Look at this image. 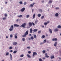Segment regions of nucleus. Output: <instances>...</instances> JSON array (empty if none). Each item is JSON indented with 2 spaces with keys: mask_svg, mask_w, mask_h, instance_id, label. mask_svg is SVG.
I'll return each mask as SVG.
<instances>
[{
  "mask_svg": "<svg viewBox=\"0 0 61 61\" xmlns=\"http://www.w3.org/2000/svg\"><path fill=\"white\" fill-rule=\"evenodd\" d=\"M13 29H14V26H13V25H12L10 26L9 30L10 31H12L13 30Z\"/></svg>",
  "mask_w": 61,
  "mask_h": 61,
  "instance_id": "f257e3e1",
  "label": "nucleus"
},
{
  "mask_svg": "<svg viewBox=\"0 0 61 61\" xmlns=\"http://www.w3.org/2000/svg\"><path fill=\"white\" fill-rule=\"evenodd\" d=\"M26 25V24L25 23H23L20 26V27H22L25 28V26Z\"/></svg>",
  "mask_w": 61,
  "mask_h": 61,
  "instance_id": "f03ea898",
  "label": "nucleus"
},
{
  "mask_svg": "<svg viewBox=\"0 0 61 61\" xmlns=\"http://www.w3.org/2000/svg\"><path fill=\"white\" fill-rule=\"evenodd\" d=\"M35 56H36L37 55V53L35 52H34L33 53V56L34 57L35 56Z\"/></svg>",
  "mask_w": 61,
  "mask_h": 61,
  "instance_id": "7ed1b4c3",
  "label": "nucleus"
},
{
  "mask_svg": "<svg viewBox=\"0 0 61 61\" xmlns=\"http://www.w3.org/2000/svg\"><path fill=\"white\" fill-rule=\"evenodd\" d=\"M25 8L23 7L21 10L20 11L21 12H23L25 10Z\"/></svg>",
  "mask_w": 61,
  "mask_h": 61,
  "instance_id": "20e7f679",
  "label": "nucleus"
},
{
  "mask_svg": "<svg viewBox=\"0 0 61 61\" xmlns=\"http://www.w3.org/2000/svg\"><path fill=\"white\" fill-rule=\"evenodd\" d=\"M35 5V3H33V4H30V7H33V5Z\"/></svg>",
  "mask_w": 61,
  "mask_h": 61,
  "instance_id": "39448f33",
  "label": "nucleus"
},
{
  "mask_svg": "<svg viewBox=\"0 0 61 61\" xmlns=\"http://www.w3.org/2000/svg\"><path fill=\"white\" fill-rule=\"evenodd\" d=\"M28 30H27L26 31V32H25L24 34H25V35L26 36V35H28Z\"/></svg>",
  "mask_w": 61,
  "mask_h": 61,
  "instance_id": "423d86ee",
  "label": "nucleus"
},
{
  "mask_svg": "<svg viewBox=\"0 0 61 61\" xmlns=\"http://www.w3.org/2000/svg\"><path fill=\"white\" fill-rule=\"evenodd\" d=\"M29 26L30 27H31V26H32V24L31 22H29Z\"/></svg>",
  "mask_w": 61,
  "mask_h": 61,
  "instance_id": "0eeeda50",
  "label": "nucleus"
},
{
  "mask_svg": "<svg viewBox=\"0 0 61 61\" xmlns=\"http://www.w3.org/2000/svg\"><path fill=\"white\" fill-rule=\"evenodd\" d=\"M49 23V21H47V23L46 22L45 23H44V25H47V24H48Z\"/></svg>",
  "mask_w": 61,
  "mask_h": 61,
  "instance_id": "6e6552de",
  "label": "nucleus"
},
{
  "mask_svg": "<svg viewBox=\"0 0 61 61\" xmlns=\"http://www.w3.org/2000/svg\"><path fill=\"white\" fill-rule=\"evenodd\" d=\"M57 39L56 38H53L52 39V41H57Z\"/></svg>",
  "mask_w": 61,
  "mask_h": 61,
  "instance_id": "1a4fd4ad",
  "label": "nucleus"
},
{
  "mask_svg": "<svg viewBox=\"0 0 61 61\" xmlns=\"http://www.w3.org/2000/svg\"><path fill=\"white\" fill-rule=\"evenodd\" d=\"M59 30L58 29L56 28L54 29V31L55 32H56L57 31H58Z\"/></svg>",
  "mask_w": 61,
  "mask_h": 61,
  "instance_id": "9d476101",
  "label": "nucleus"
},
{
  "mask_svg": "<svg viewBox=\"0 0 61 61\" xmlns=\"http://www.w3.org/2000/svg\"><path fill=\"white\" fill-rule=\"evenodd\" d=\"M17 44V43L16 42H14L13 43V46H15V45H16Z\"/></svg>",
  "mask_w": 61,
  "mask_h": 61,
  "instance_id": "9b49d317",
  "label": "nucleus"
},
{
  "mask_svg": "<svg viewBox=\"0 0 61 61\" xmlns=\"http://www.w3.org/2000/svg\"><path fill=\"white\" fill-rule=\"evenodd\" d=\"M49 30L51 34L52 33V30L50 29H49Z\"/></svg>",
  "mask_w": 61,
  "mask_h": 61,
  "instance_id": "f8f14e48",
  "label": "nucleus"
},
{
  "mask_svg": "<svg viewBox=\"0 0 61 61\" xmlns=\"http://www.w3.org/2000/svg\"><path fill=\"white\" fill-rule=\"evenodd\" d=\"M46 36L44 35H43L41 37V38L43 39V38H45Z\"/></svg>",
  "mask_w": 61,
  "mask_h": 61,
  "instance_id": "ddd939ff",
  "label": "nucleus"
},
{
  "mask_svg": "<svg viewBox=\"0 0 61 61\" xmlns=\"http://www.w3.org/2000/svg\"><path fill=\"white\" fill-rule=\"evenodd\" d=\"M59 14L58 13H56L55 15V16H56V17H57L58 16V15Z\"/></svg>",
  "mask_w": 61,
  "mask_h": 61,
  "instance_id": "4468645a",
  "label": "nucleus"
},
{
  "mask_svg": "<svg viewBox=\"0 0 61 61\" xmlns=\"http://www.w3.org/2000/svg\"><path fill=\"white\" fill-rule=\"evenodd\" d=\"M17 16L18 17L20 18V17H21L23 16V15H18Z\"/></svg>",
  "mask_w": 61,
  "mask_h": 61,
  "instance_id": "2eb2a0df",
  "label": "nucleus"
},
{
  "mask_svg": "<svg viewBox=\"0 0 61 61\" xmlns=\"http://www.w3.org/2000/svg\"><path fill=\"white\" fill-rule=\"evenodd\" d=\"M38 30L37 29H34L33 30V32H37V31Z\"/></svg>",
  "mask_w": 61,
  "mask_h": 61,
  "instance_id": "dca6fc26",
  "label": "nucleus"
},
{
  "mask_svg": "<svg viewBox=\"0 0 61 61\" xmlns=\"http://www.w3.org/2000/svg\"><path fill=\"white\" fill-rule=\"evenodd\" d=\"M30 33H32V32H33V30H32V29L31 28L30 29Z\"/></svg>",
  "mask_w": 61,
  "mask_h": 61,
  "instance_id": "f3484780",
  "label": "nucleus"
},
{
  "mask_svg": "<svg viewBox=\"0 0 61 61\" xmlns=\"http://www.w3.org/2000/svg\"><path fill=\"white\" fill-rule=\"evenodd\" d=\"M14 26L15 27H18V26H19V25L17 24H15L14 25Z\"/></svg>",
  "mask_w": 61,
  "mask_h": 61,
  "instance_id": "a211bd4d",
  "label": "nucleus"
},
{
  "mask_svg": "<svg viewBox=\"0 0 61 61\" xmlns=\"http://www.w3.org/2000/svg\"><path fill=\"white\" fill-rule=\"evenodd\" d=\"M57 45V42H56L55 43V44L54 45V46H56Z\"/></svg>",
  "mask_w": 61,
  "mask_h": 61,
  "instance_id": "6ab92c4d",
  "label": "nucleus"
},
{
  "mask_svg": "<svg viewBox=\"0 0 61 61\" xmlns=\"http://www.w3.org/2000/svg\"><path fill=\"white\" fill-rule=\"evenodd\" d=\"M52 56H51V59H53V58H55V57L54 56V55H53Z\"/></svg>",
  "mask_w": 61,
  "mask_h": 61,
  "instance_id": "aec40b11",
  "label": "nucleus"
},
{
  "mask_svg": "<svg viewBox=\"0 0 61 61\" xmlns=\"http://www.w3.org/2000/svg\"><path fill=\"white\" fill-rule=\"evenodd\" d=\"M35 15H36V14H33V19H34V18H35Z\"/></svg>",
  "mask_w": 61,
  "mask_h": 61,
  "instance_id": "412c9836",
  "label": "nucleus"
},
{
  "mask_svg": "<svg viewBox=\"0 0 61 61\" xmlns=\"http://www.w3.org/2000/svg\"><path fill=\"white\" fill-rule=\"evenodd\" d=\"M53 2V0H51H51H50L49 1V3L50 4V3H51V4L52 3V2Z\"/></svg>",
  "mask_w": 61,
  "mask_h": 61,
  "instance_id": "4be33fe9",
  "label": "nucleus"
},
{
  "mask_svg": "<svg viewBox=\"0 0 61 61\" xmlns=\"http://www.w3.org/2000/svg\"><path fill=\"white\" fill-rule=\"evenodd\" d=\"M30 16L29 15H27L26 16V18H28V17H29Z\"/></svg>",
  "mask_w": 61,
  "mask_h": 61,
  "instance_id": "5701e85b",
  "label": "nucleus"
},
{
  "mask_svg": "<svg viewBox=\"0 0 61 61\" xmlns=\"http://www.w3.org/2000/svg\"><path fill=\"white\" fill-rule=\"evenodd\" d=\"M23 56H24V54L20 55V57H23Z\"/></svg>",
  "mask_w": 61,
  "mask_h": 61,
  "instance_id": "b1692460",
  "label": "nucleus"
},
{
  "mask_svg": "<svg viewBox=\"0 0 61 61\" xmlns=\"http://www.w3.org/2000/svg\"><path fill=\"white\" fill-rule=\"evenodd\" d=\"M9 54V53L8 52H7L6 53V56H7V55H8Z\"/></svg>",
  "mask_w": 61,
  "mask_h": 61,
  "instance_id": "393cba45",
  "label": "nucleus"
},
{
  "mask_svg": "<svg viewBox=\"0 0 61 61\" xmlns=\"http://www.w3.org/2000/svg\"><path fill=\"white\" fill-rule=\"evenodd\" d=\"M41 14H38V17H40V16H41Z\"/></svg>",
  "mask_w": 61,
  "mask_h": 61,
  "instance_id": "a878e982",
  "label": "nucleus"
},
{
  "mask_svg": "<svg viewBox=\"0 0 61 61\" xmlns=\"http://www.w3.org/2000/svg\"><path fill=\"white\" fill-rule=\"evenodd\" d=\"M2 19L3 20H6V17H4L2 18Z\"/></svg>",
  "mask_w": 61,
  "mask_h": 61,
  "instance_id": "bb28decb",
  "label": "nucleus"
},
{
  "mask_svg": "<svg viewBox=\"0 0 61 61\" xmlns=\"http://www.w3.org/2000/svg\"><path fill=\"white\" fill-rule=\"evenodd\" d=\"M10 57L11 58V59H12V55L11 54H10Z\"/></svg>",
  "mask_w": 61,
  "mask_h": 61,
  "instance_id": "cd10ccee",
  "label": "nucleus"
},
{
  "mask_svg": "<svg viewBox=\"0 0 61 61\" xmlns=\"http://www.w3.org/2000/svg\"><path fill=\"white\" fill-rule=\"evenodd\" d=\"M27 56L28 57H29V58H31V56H30V55L27 54Z\"/></svg>",
  "mask_w": 61,
  "mask_h": 61,
  "instance_id": "c85d7f7f",
  "label": "nucleus"
},
{
  "mask_svg": "<svg viewBox=\"0 0 61 61\" xmlns=\"http://www.w3.org/2000/svg\"><path fill=\"white\" fill-rule=\"evenodd\" d=\"M26 36V35H25V34H24V35H23L22 36V37H25Z\"/></svg>",
  "mask_w": 61,
  "mask_h": 61,
  "instance_id": "c756f323",
  "label": "nucleus"
},
{
  "mask_svg": "<svg viewBox=\"0 0 61 61\" xmlns=\"http://www.w3.org/2000/svg\"><path fill=\"white\" fill-rule=\"evenodd\" d=\"M42 52L43 53V54H45L46 53V50H44L42 51Z\"/></svg>",
  "mask_w": 61,
  "mask_h": 61,
  "instance_id": "7c9ffc66",
  "label": "nucleus"
},
{
  "mask_svg": "<svg viewBox=\"0 0 61 61\" xmlns=\"http://www.w3.org/2000/svg\"><path fill=\"white\" fill-rule=\"evenodd\" d=\"M34 37L35 38H36V35H34Z\"/></svg>",
  "mask_w": 61,
  "mask_h": 61,
  "instance_id": "2f4dec72",
  "label": "nucleus"
},
{
  "mask_svg": "<svg viewBox=\"0 0 61 61\" xmlns=\"http://www.w3.org/2000/svg\"><path fill=\"white\" fill-rule=\"evenodd\" d=\"M61 27V26L60 25H58V26H57V28H60Z\"/></svg>",
  "mask_w": 61,
  "mask_h": 61,
  "instance_id": "473e14b6",
  "label": "nucleus"
},
{
  "mask_svg": "<svg viewBox=\"0 0 61 61\" xmlns=\"http://www.w3.org/2000/svg\"><path fill=\"white\" fill-rule=\"evenodd\" d=\"M30 39L32 40H33L34 39V37L33 36H31L30 37Z\"/></svg>",
  "mask_w": 61,
  "mask_h": 61,
  "instance_id": "72a5a7b5",
  "label": "nucleus"
},
{
  "mask_svg": "<svg viewBox=\"0 0 61 61\" xmlns=\"http://www.w3.org/2000/svg\"><path fill=\"white\" fill-rule=\"evenodd\" d=\"M44 16H42L41 17V19H44Z\"/></svg>",
  "mask_w": 61,
  "mask_h": 61,
  "instance_id": "f704fd0d",
  "label": "nucleus"
},
{
  "mask_svg": "<svg viewBox=\"0 0 61 61\" xmlns=\"http://www.w3.org/2000/svg\"><path fill=\"white\" fill-rule=\"evenodd\" d=\"M27 4L26 2H25L23 4L24 5H25Z\"/></svg>",
  "mask_w": 61,
  "mask_h": 61,
  "instance_id": "c9c22d12",
  "label": "nucleus"
},
{
  "mask_svg": "<svg viewBox=\"0 0 61 61\" xmlns=\"http://www.w3.org/2000/svg\"><path fill=\"white\" fill-rule=\"evenodd\" d=\"M19 3L20 4V5H22L23 4V2L22 1H20L19 2Z\"/></svg>",
  "mask_w": 61,
  "mask_h": 61,
  "instance_id": "e433bc0d",
  "label": "nucleus"
},
{
  "mask_svg": "<svg viewBox=\"0 0 61 61\" xmlns=\"http://www.w3.org/2000/svg\"><path fill=\"white\" fill-rule=\"evenodd\" d=\"M16 52H17V51H14L13 52V53H14V54H15V53H16Z\"/></svg>",
  "mask_w": 61,
  "mask_h": 61,
  "instance_id": "4c0bfd02",
  "label": "nucleus"
},
{
  "mask_svg": "<svg viewBox=\"0 0 61 61\" xmlns=\"http://www.w3.org/2000/svg\"><path fill=\"white\" fill-rule=\"evenodd\" d=\"M41 30H40L38 31V34H40L41 33Z\"/></svg>",
  "mask_w": 61,
  "mask_h": 61,
  "instance_id": "58836bf2",
  "label": "nucleus"
},
{
  "mask_svg": "<svg viewBox=\"0 0 61 61\" xmlns=\"http://www.w3.org/2000/svg\"><path fill=\"white\" fill-rule=\"evenodd\" d=\"M45 57H46L47 58H48V57H49V56H48V55H46Z\"/></svg>",
  "mask_w": 61,
  "mask_h": 61,
  "instance_id": "ea45409f",
  "label": "nucleus"
},
{
  "mask_svg": "<svg viewBox=\"0 0 61 61\" xmlns=\"http://www.w3.org/2000/svg\"><path fill=\"white\" fill-rule=\"evenodd\" d=\"M9 49H12V48H13V47H12L11 46H10V47L9 48Z\"/></svg>",
  "mask_w": 61,
  "mask_h": 61,
  "instance_id": "a19ab883",
  "label": "nucleus"
},
{
  "mask_svg": "<svg viewBox=\"0 0 61 61\" xmlns=\"http://www.w3.org/2000/svg\"><path fill=\"white\" fill-rule=\"evenodd\" d=\"M15 38L16 39V38H17V36L16 35H15Z\"/></svg>",
  "mask_w": 61,
  "mask_h": 61,
  "instance_id": "79ce46f5",
  "label": "nucleus"
},
{
  "mask_svg": "<svg viewBox=\"0 0 61 61\" xmlns=\"http://www.w3.org/2000/svg\"><path fill=\"white\" fill-rule=\"evenodd\" d=\"M10 38H12V37H13V35H10Z\"/></svg>",
  "mask_w": 61,
  "mask_h": 61,
  "instance_id": "37998d69",
  "label": "nucleus"
},
{
  "mask_svg": "<svg viewBox=\"0 0 61 61\" xmlns=\"http://www.w3.org/2000/svg\"><path fill=\"white\" fill-rule=\"evenodd\" d=\"M44 42H43V43H45L46 42V40H44L43 41Z\"/></svg>",
  "mask_w": 61,
  "mask_h": 61,
  "instance_id": "c03bdc74",
  "label": "nucleus"
},
{
  "mask_svg": "<svg viewBox=\"0 0 61 61\" xmlns=\"http://www.w3.org/2000/svg\"><path fill=\"white\" fill-rule=\"evenodd\" d=\"M39 61H42V60L41 58H40L39 59Z\"/></svg>",
  "mask_w": 61,
  "mask_h": 61,
  "instance_id": "a18cd8bd",
  "label": "nucleus"
},
{
  "mask_svg": "<svg viewBox=\"0 0 61 61\" xmlns=\"http://www.w3.org/2000/svg\"><path fill=\"white\" fill-rule=\"evenodd\" d=\"M5 17L7 16V14H5Z\"/></svg>",
  "mask_w": 61,
  "mask_h": 61,
  "instance_id": "49530a36",
  "label": "nucleus"
},
{
  "mask_svg": "<svg viewBox=\"0 0 61 61\" xmlns=\"http://www.w3.org/2000/svg\"><path fill=\"white\" fill-rule=\"evenodd\" d=\"M25 39L24 38H22V41H25Z\"/></svg>",
  "mask_w": 61,
  "mask_h": 61,
  "instance_id": "de8ad7c7",
  "label": "nucleus"
},
{
  "mask_svg": "<svg viewBox=\"0 0 61 61\" xmlns=\"http://www.w3.org/2000/svg\"><path fill=\"white\" fill-rule=\"evenodd\" d=\"M31 52L30 51H29L28 52V54H31Z\"/></svg>",
  "mask_w": 61,
  "mask_h": 61,
  "instance_id": "09e8293b",
  "label": "nucleus"
},
{
  "mask_svg": "<svg viewBox=\"0 0 61 61\" xmlns=\"http://www.w3.org/2000/svg\"><path fill=\"white\" fill-rule=\"evenodd\" d=\"M55 9H59V8L56 7L55 8Z\"/></svg>",
  "mask_w": 61,
  "mask_h": 61,
  "instance_id": "8fccbe9b",
  "label": "nucleus"
},
{
  "mask_svg": "<svg viewBox=\"0 0 61 61\" xmlns=\"http://www.w3.org/2000/svg\"><path fill=\"white\" fill-rule=\"evenodd\" d=\"M32 25H35V23H34L33 22H32Z\"/></svg>",
  "mask_w": 61,
  "mask_h": 61,
  "instance_id": "3c124183",
  "label": "nucleus"
},
{
  "mask_svg": "<svg viewBox=\"0 0 61 61\" xmlns=\"http://www.w3.org/2000/svg\"><path fill=\"white\" fill-rule=\"evenodd\" d=\"M37 22H38V21H37V20L35 21V23L36 24V23H37Z\"/></svg>",
  "mask_w": 61,
  "mask_h": 61,
  "instance_id": "603ef678",
  "label": "nucleus"
},
{
  "mask_svg": "<svg viewBox=\"0 0 61 61\" xmlns=\"http://www.w3.org/2000/svg\"><path fill=\"white\" fill-rule=\"evenodd\" d=\"M27 48H28V49H30V47L29 46L27 47Z\"/></svg>",
  "mask_w": 61,
  "mask_h": 61,
  "instance_id": "864d4df0",
  "label": "nucleus"
},
{
  "mask_svg": "<svg viewBox=\"0 0 61 61\" xmlns=\"http://www.w3.org/2000/svg\"><path fill=\"white\" fill-rule=\"evenodd\" d=\"M44 44V43H43L41 42L40 44V45H42V44Z\"/></svg>",
  "mask_w": 61,
  "mask_h": 61,
  "instance_id": "5fc2aeb1",
  "label": "nucleus"
},
{
  "mask_svg": "<svg viewBox=\"0 0 61 61\" xmlns=\"http://www.w3.org/2000/svg\"><path fill=\"white\" fill-rule=\"evenodd\" d=\"M10 52H13V50H10Z\"/></svg>",
  "mask_w": 61,
  "mask_h": 61,
  "instance_id": "6e6d98bb",
  "label": "nucleus"
},
{
  "mask_svg": "<svg viewBox=\"0 0 61 61\" xmlns=\"http://www.w3.org/2000/svg\"><path fill=\"white\" fill-rule=\"evenodd\" d=\"M39 10L40 11V12H41L42 11V10L41 9H40Z\"/></svg>",
  "mask_w": 61,
  "mask_h": 61,
  "instance_id": "4d7b16f0",
  "label": "nucleus"
},
{
  "mask_svg": "<svg viewBox=\"0 0 61 61\" xmlns=\"http://www.w3.org/2000/svg\"><path fill=\"white\" fill-rule=\"evenodd\" d=\"M34 12V9H32V12Z\"/></svg>",
  "mask_w": 61,
  "mask_h": 61,
  "instance_id": "13d9d810",
  "label": "nucleus"
},
{
  "mask_svg": "<svg viewBox=\"0 0 61 61\" xmlns=\"http://www.w3.org/2000/svg\"><path fill=\"white\" fill-rule=\"evenodd\" d=\"M44 0H42L41 1L42 3H44Z\"/></svg>",
  "mask_w": 61,
  "mask_h": 61,
  "instance_id": "bf43d9fd",
  "label": "nucleus"
},
{
  "mask_svg": "<svg viewBox=\"0 0 61 61\" xmlns=\"http://www.w3.org/2000/svg\"><path fill=\"white\" fill-rule=\"evenodd\" d=\"M17 22H18V21H19V20L18 19H17L16 20Z\"/></svg>",
  "mask_w": 61,
  "mask_h": 61,
  "instance_id": "052dcab7",
  "label": "nucleus"
},
{
  "mask_svg": "<svg viewBox=\"0 0 61 61\" xmlns=\"http://www.w3.org/2000/svg\"><path fill=\"white\" fill-rule=\"evenodd\" d=\"M47 54L46 53L45 54V56H47Z\"/></svg>",
  "mask_w": 61,
  "mask_h": 61,
  "instance_id": "680f3d73",
  "label": "nucleus"
},
{
  "mask_svg": "<svg viewBox=\"0 0 61 61\" xmlns=\"http://www.w3.org/2000/svg\"><path fill=\"white\" fill-rule=\"evenodd\" d=\"M8 38V36H6V38Z\"/></svg>",
  "mask_w": 61,
  "mask_h": 61,
  "instance_id": "e2e57ef3",
  "label": "nucleus"
},
{
  "mask_svg": "<svg viewBox=\"0 0 61 61\" xmlns=\"http://www.w3.org/2000/svg\"><path fill=\"white\" fill-rule=\"evenodd\" d=\"M47 51H49V49H47Z\"/></svg>",
  "mask_w": 61,
  "mask_h": 61,
  "instance_id": "0e129e2a",
  "label": "nucleus"
},
{
  "mask_svg": "<svg viewBox=\"0 0 61 61\" xmlns=\"http://www.w3.org/2000/svg\"><path fill=\"white\" fill-rule=\"evenodd\" d=\"M7 2H6L5 3L6 4H7Z\"/></svg>",
  "mask_w": 61,
  "mask_h": 61,
  "instance_id": "69168bd1",
  "label": "nucleus"
},
{
  "mask_svg": "<svg viewBox=\"0 0 61 61\" xmlns=\"http://www.w3.org/2000/svg\"><path fill=\"white\" fill-rule=\"evenodd\" d=\"M29 36H31V34H30L29 35Z\"/></svg>",
  "mask_w": 61,
  "mask_h": 61,
  "instance_id": "338daca9",
  "label": "nucleus"
},
{
  "mask_svg": "<svg viewBox=\"0 0 61 61\" xmlns=\"http://www.w3.org/2000/svg\"><path fill=\"white\" fill-rule=\"evenodd\" d=\"M43 59H45V57H43Z\"/></svg>",
  "mask_w": 61,
  "mask_h": 61,
  "instance_id": "774afa93",
  "label": "nucleus"
}]
</instances>
